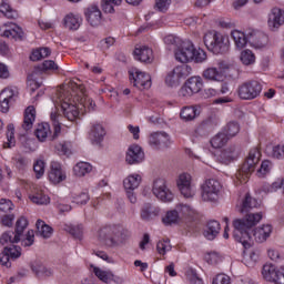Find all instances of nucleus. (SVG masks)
<instances>
[{
	"instance_id": "e2e57ef3",
	"label": "nucleus",
	"mask_w": 284,
	"mask_h": 284,
	"mask_svg": "<svg viewBox=\"0 0 284 284\" xmlns=\"http://www.w3.org/2000/svg\"><path fill=\"white\" fill-rule=\"evenodd\" d=\"M88 201H90V195L88 192H82L73 196L72 203H75L77 205H85Z\"/></svg>"
},
{
	"instance_id": "58836bf2",
	"label": "nucleus",
	"mask_w": 284,
	"mask_h": 284,
	"mask_svg": "<svg viewBox=\"0 0 284 284\" xmlns=\"http://www.w3.org/2000/svg\"><path fill=\"white\" fill-rule=\"evenodd\" d=\"M91 270L93 274H95L97 278L99 281H102V283H112V272L111 271H103L98 266L91 265Z\"/></svg>"
},
{
	"instance_id": "09e8293b",
	"label": "nucleus",
	"mask_w": 284,
	"mask_h": 284,
	"mask_svg": "<svg viewBox=\"0 0 284 284\" xmlns=\"http://www.w3.org/2000/svg\"><path fill=\"white\" fill-rule=\"evenodd\" d=\"M123 0H102V10L106 14H112L114 12V6H121Z\"/></svg>"
},
{
	"instance_id": "052dcab7",
	"label": "nucleus",
	"mask_w": 284,
	"mask_h": 284,
	"mask_svg": "<svg viewBox=\"0 0 284 284\" xmlns=\"http://www.w3.org/2000/svg\"><path fill=\"white\" fill-rule=\"evenodd\" d=\"M250 168H251V172H252V169L255 166V165H258V163H261V151L258 149H253L250 153Z\"/></svg>"
},
{
	"instance_id": "5701e85b",
	"label": "nucleus",
	"mask_w": 284,
	"mask_h": 284,
	"mask_svg": "<svg viewBox=\"0 0 284 284\" xmlns=\"http://www.w3.org/2000/svg\"><path fill=\"white\" fill-rule=\"evenodd\" d=\"M161 214V209L159 206H154L150 203L143 205L141 210V219L142 221H152L156 219Z\"/></svg>"
},
{
	"instance_id": "2eb2a0df",
	"label": "nucleus",
	"mask_w": 284,
	"mask_h": 284,
	"mask_svg": "<svg viewBox=\"0 0 284 284\" xmlns=\"http://www.w3.org/2000/svg\"><path fill=\"white\" fill-rule=\"evenodd\" d=\"M145 159V153H143V149L139 145H131L128 149L125 161L129 165H136L139 163H143Z\"/></svg>"
},
{
	"instance_id": "13d9d810",
	"label": "nucleus",
	"mask_w": 284,
	"mask_h": 284,
	"mask_svg": "<svg viewBox=\"0 0 284 284\" xmlns=\"http://www.w3.org/2000/svg\"><path fill=\"white\" fill-rule=\"evenodd\" d=\"M33 172L37 179H41L45 174V162L43 160H38L33 163Z\"/></svg>"
},
{
	"instance_id": "b1692460",
	"label": "nucleus",
	"mask_w": 284,
	"mask_h": 284,
	"mask_svg": "<svg viewBox=\"0 0 284 284\" xmlns=\"http://www.w3.org/2000/svg\"><path fill=\"white\" fill-rule=\"evenodd\" d=\"M34 121H37V109H34L33 105H30L24 111L22 129H24L26 132L30 131L34 125Z\"/></svg>"
},
{
	"instance_id": "c03bdc74",
	"label": "nucleus",
	"mask_w": 284,
	"mask_h": 284,
	"mask_svg": "<svg viewBox=\"0 0 284 284\" xmlns=\"http://www.w3.org/2000/svg\"><path fill=\"white\" fill-rule=\"evenodd\" d=\"M181 72H170L165 77V85L168 88H179L181 85Z\"/></svg>"
},
{
	"instance_id": "1a4fd4ad",
	"label": "nucleus",
	"mask_w": 284,
	"mask_h": 284,
	"mask_svg": "<svg viewBox=\"0 0 284 284\" xmlns=\"http://www.w3.org/2000/svg\"><path fill=\"white\" fill-rule=\"evenodd\" d=\"M152 192L159 201H162V203H172L174 201V193L168 187V182H165V179H156L153 182V189Z\"/></svg>"
},
{
	"instance_id": "f03ea898",
	"label": "nucleus",
	"mask_w": 284,
	"mask_h": 284,
	"mask_svg": "<svg viewBox=\"0 0 284 284\" xmlns=\"http://www.w3.org/2000/svg\"><path fill=\"white\" fill-rule=\"evenodd\" d=\"M53 103L60 105L63 115L68 121H77V119H79L81 109L74 99V93L69 88V82L67 85H63L55 91V100H53Z\"/></svg>"
},
{
	"instance_id": "de8ad7c7",
	"label": "nucleus",
	"mask_w": 284,
	"mask_h": 284,
	"mask_svg": "<svg viewBox=\"0 0 284 284\" xmlns=\"http://www.w3.org/2000/svg\"><path fill=\"white\" fill-rule=\"evenodd\" d=\"M156 250L161 256H165L168 252H171L172 244H170V239L160 240L156 244Z\"/></svg>"
},
{
	"instance_id": "9d476101",
	"label": "nucleus",
	"mask_w": 284,
	"mask_h": 284,
	"mask_svg": "<svg viewBox=\"0 0 284 284\" xmlns=\"http://www.w3.org/2000/svg\"><path fill=\"white\" fill-rule=\"evenodd\" d=\"M262 275L268 283L284 284V266L277 268L274 264H264Z\"/></svg>"
},
{
	"instance_id": "bb28decb",
	"label": "nucleus",
	"mask_w": 284,
	"mask_h": 284,
	"mask_svg": "<svg viewBox=\"0 0 284 284\" xmlns=\"http://www.w3.org/2000/svg\"><path fill=\"white\" fill-rule=\"evenodd\" d=\"M272 234V225L266 224L262 227H257L253 231V236L256 241V243H265L267 239H270V235Z\"/></svg>"
},
{
	"instance_id": "864d4df0",
	"label": "nucleus",
	"mask_w": 284,
	"mask_h": 284,
	"mask_svg": "<svg viewBox=\"0 0 284 284\" xmlns=\"http://www.w3.org/2000/svg\"><path fill=\"white\" fill-rule=\"evenodd\" d=\"M13 161L17 170L20 172H24V170H28V165H30V160L21 155L16 156Z\"/></svg>"
},
{
	"instance_id": "e433bc0d",
	"label": "nucleus",
	"mask_w": 284,
	"mask_h": 284,
	"mask_svg": "<svg viewBox=\"0 0 284 284\" xmlns=\"http://www.w3.org/2000/svg\"><path fill=\"white\" fill-rule=\"evenodd\" d=\"M19 241H21V237L14 231H7L0 236V243L2 245H14Z\"/></svg>"
},
{
	"instance_id": "72a5a7b5",
	"label": "nucleus",
	"mask_w": 284,
	"mask_h": 284,
	"mask_svg": "<svg viewBox=\"0 0 284 284\" xmlns=\"http://www.w3.org/2000/svg\"><path fill=\"white\" fill-rule=\"evenodd\" d=\"M141 176L139 174H131L123 181L125 191H135L141 185Z\"/></svg>"
},
{
	"instance_id": "ea45409f",
	"label": "nucleus",
	"mask_w": 284,
	"mask_h": 284,
	"mask_svg": "<svg viewBox=\"0 0 284 284\" xmlns=\"http://www.w3.org/2000/svg\"><path fill=\"white\" fill-rule=\"evenodd\" d=\"M36 227L38 230V234L42 236V239H50V236H52V226L45 224L43 220H38Z\"/></svg>"
},
{
	"instance_id": "7ed1b4c3",
	"label": "nucleus",
	"mask_w": 284,
	"mask_h": 284,
	"mask_svg": "<svg viewBox=\"0 0 284 284\" xmlns=\"http://www.w3.org/2000/svg\"><path fill=\"white\" fill-rule=\"evenodd\" d=\"M176 61L180 63H203L207 60V53L201 48H195L194 42L184 40L174 51Z\"/></svg>"
},
{
	"instance_id": "473e14b6",
	"label": "nucleus",
	"mask_w": 284,
	"mask_h": 284,
	"mask_svg": "<svg viewBox=\"0 0 284 284\" xmlns=\"http://www.w3.org/2000/svg\"><path fill=\"white\" fill-rule=\"evenodd\" d=\"M232 72V71H236L239 72L236 65L234 63H231L229 61L222 60L220 62H217V68H207L206 70H204V72Z\"/></svg>"
},
{
	"instance_id": "2f4dec72",
	"label": "nucleus",
	"mask_w": 284,
	"mask_h": 284,
	"mask_svg": "<svg viewBox=\"0 0 284 284\" xmlns=\"http://www.w3.org/2000/svg\"><path fill=\"white\" fill-rule=\"evenodd\" d=\"M204 79L206 81L217 82L221 83L225 81L226 83H230L232 81V77L225 75L223 72H204L203 73Z\"/></svg>"
},
{
	"instance_id": "37998d69",
	"label": "nucleus",
	"mask_w": 284,
	"mask_h": 284,
	"mask_svg": "<svg viewBox=\"0 0 284 284\" xmlns=\"http://www.w3.org/2000/svg\"><path fill=\"white\" fill-rule=\"evenodd\" d=\"M180 116L183 121H194L199 116V111L195 106H184L181 110Z\"/></svg>"
},
{
	"instance_id": "393cba45",
	"label": "nucleus",
	"mask_w": 284,
	"mask_h": 284,
	"mask_svg": "<svg viewBox=\"0 0 284 284\" xmlns=\"http://www.w3.org/2000/svg\"><path fill=\"white\" fill-rule=\"evenodd\" d=\"M219 232H221V223L213 220L206 224V229L204 230L203 234L207 241H214L216 236H219Z\"/></svg>"
},
{
	"instance_id": "4be33fe9",
	"label": "nucleus",
	"mask_w": 284,
	"mask_h": 284,
	"mask_svg": "<svg viewBox=\"0 0 284 284\" xmlns=\"http://www.w3.org/2000/svg\"><path fill=\"white\" fill-rule=\"evenodd\" d=\"M49 180L55 185L57 183H61V181H65V173H63V170H61V164L59 162L51 163Z\"/></svg>"
},
{
	"instance_id": "3c124183",
	"label": "nucleus",
	"mask_w": 284,
	"mask_h": 284,
	"mask_svg": "<svg viewBox=\"0 0 284 284\" xmlns=\"http://www.w3.org/2000/svg\"><path fill=\"white\" fill-rule=\"evenodd\" d=\"M239 132H241V126L236 122H229L224 128V134H226L229 139L236 136Z\"/></svg>"
},
{
	"instance_id": "79ce46f5",
	"label": "nucleus",
	"mask_w": 284,
	"mask_h": 284,
	"mask_svg": "<svg viewBox=\"0 0 284 284\" xmlns=\"http://www.w3.org/2000/svg\"><path fill=\"white\" fill-rule=\"evenodd\" d=\"M227 141H230V138L227 136V134L220 132L215 136L212 138L211 145L215 150H219V149L223 148L227 143Z\"/></svg>"
},
{
	"instance_id": "f3484780",
	"label": "nucleus",
	"mask_w": 284,
	"mask_h": 284,
	"mask_svg": "<svg viewBox=\"0 0 284 284\" xmlns=\"http://www.w3.org/2000/svg\"><path fill=\"white\" fill-rule=\"evenodd\" d=\"M0 34L7 39H14L17 41L18 39H23V29L17 23L4 24L0 29Z\"/></svg>"
},
{
	"instance_id": "680f3d73",
	"label": "nucleus",
	"mask_w": 284,
	"mask_h": 284,
	"mask_svg": "<svg viewBox=\"0 0 284 284\" xmlns=\"http://www.w3.org/2000/svg\"><path fill=\"white\" fill-rule=\"evenodd\" d=\"M55 148L58 152L64 156H70V154H72V144L70 142L59 143Z\"/></svg>"
},
{
	"instance_id": "6ab92c4d",
	"label": "nucleus",
	"mask_w": 284,
	"mask_h": 284,
	"mask_svg": "<svg viewBox=\"0 0 284 284\" xmlns=\"http://www.w3.org/2000/svg\"><path fill=\"white\" fill-rule=\"evenodd\" d=\"M41 72H32L29 73L27 77V88L30 92V94H34L39 88L43 84V80L41 78Z\"/></svg>"
},
{
	"instance_id": "c9c22d12",
	"label": "nucleus",
	"mask_w": 284,
	"mask_h": 284,
	"mask_svg": "<svg viewBox=\"0 0 284 284\" xmlns=\"http://www.w3.org/2000/svg\"><path fill=\"white\" fill-rule=\"evenodd\" d=\"M29 199L32 203H36V205H48V203H50V197L39 189L30 194Z\"/></svg>"
},
{
	"instance_id": "9b49d317",
	"label": "nucleus",
	"mask_w": 284,
	"mask_h": 284,
	"mask_svg": "<svg viewBox=\"0 0 284 284\" xmlns=\"http://www.w3.org/2000/svg\"><path fill=\"white\" fill-rule=\"evenodd\" d=\"M203 90V79L201 77H191L186 80L179 91L180 97H193Z\"/></svg>"
},
{
	"instance_id": "0e129e2a",
	"label": "nucleus",
	"mask_w": 284,
	"mask_h": 284,
	"mask_svg": "<svg viewBox=\"0 0 284 284\" xmlns=\"http://www.w3.org/2000/svg\"><path fill=\"white\" fill-rule=\"evenodd\" d=\"M212 284H232L229 275L220 273L213 277Z\"/></svg>"
},
{
	"instance_id": "a18cd8bd",
	"label": "nucleus",
	"mask_w": 284,
	"mask_h": 284,
	"mask_svg": "<svg viewBox=\"0 0 284 284\" xmlns=\"http://www.w3.org/2000/svg\"><path fill=\"white\" fill-rule=\"evenodd\" d=\"M272 171V162L268 160H264L261 163V166L256 170V176L257 179H265L267 174Z\"/></svg>"
},
{
	"instance_id": "4c0bfd02",
	"label": "nucleus",
	"mask_w": 284,
	"mask_h": 284,
	"mask_svg": "<svg viewBox=\"0 0 284 284\" xmlns=\"http://www.w3.org/2000/svg\"><path fill=\"white\" fill-rule=\"evenodd\" d=\"M92 172V164L88 162H78L73 166V174L75 176H85V174H90Z\"/></svg>"
},
{
	"instance_id": "774afa93",
	"label": "nucleus",
	"mask_w": 284,
	"mask_h": 284,
	"mask_svg": "<svg viewBox=\"0 0 284 284\" xmlns=\"http://www.w3.org/2000/svg\"><path fill=\"white\" fill-rule=\"evenodd\" d=\"M273 158L274 159H284V144L276 145L273 148Z\"/></svg>"
},
{
	"instance_id": "338daca9",
	"label": "nucleus",
	"mask_w": 284,
	"mask_h": 284,
	"mask_svg": "<svg viewBox=\"0 0 284 284\" xmlns=\"http://www.w3.org/2000/svg\"><path fill=\"white\" fill-rule=\"evenodd\" d=\"M21 243L23 247H31V245H34V231H28L26 234V239L22 240Z\"/></svg>"
},
{
	"instance_id": "69168bd1",
	"label": "nucleus",
	"mask_w": 284,
	"mask_h": 284,
	"mask_svg": "<svg viewBox=\"0 0 284 284\" xmlns=\"http://www.w3.org/2000/svg\"><path fill=\"white\" fill-rule=\"evenodd\" d=\"M172 4V0H156L155 8L159 12H168L170 6Z\"/></svg>"
},
{
	"instance_id": "a211bd4d",
	"label": "nucleus",
	"mask_w": 284,
	"mask_h": 284,
	"mask_svg": "<svg viewBox=\"0 0 284 284\" xmlns=\"http://www.w3.org/2000/svg\"><path fill=\"white\" fill-rule=\"evenodd\" d=\"M85 19L92 28L101 24L102 13L98 6H91L84 11Z\"/></svg>"
},
{
	"instance_id": "423d86ee",
	"label": "nucleus",
	"mask_w": 284,
	"mask_h": 284,
	"mask_svg": "<svg viewBox=\"0 0 284 284\" xmlns=\"http://www.w3.org/2000/svg\"><path fill=\"white\" fill-rule=\"evenodd\" d=\"M204 45L213 54H227L230 52V39L219 31H209L203 38Z\"/></svg>"
},
{
	"instance_id": "aec40b11",
	"label": "nucleus",
	"mask_w": 284,
	"mask_h": 284,
	"mask_svg": "<svg viewBox=\"0 0 284 284\" xmlns=\"http://www.w3.org/2000/svg\"><path fill=\"white\" fill-rule=\"evenodd\" d=\"M14 100V91L7 88L0 93V112H8L10 110V102Z\"/></svg>"
},
{
	"instance_id": "8fccbe9b",
	"label": "nucleus",
	"mask_w": 284,
	"mask_h": 284,
	"mask_svg": "<svg viewBox=\"0 0 284 284\" xmlns=\"http://www.w3.org/2000/svg\"><path fill=\"white\" fill-rule=\"evenodd\" d=\"M164 225H174L179 223V211L172 210L166 212L165 216L162 219Z\"/></svg>"
},
{
	"instance_id": "4d7b16f0",
	"label": "nucleus",
	"mask_w": 284,
	"mask_h": 284,
	"mask_svg": "<svg viewBox=\"0 0 284 284\" xmlns=\"http://www.w3.org/2000/svg\"><path fill=\"white\" fill-rule=\"evenodd\" d=\"M26 227H28V219L22 216L16 222L14 233L21 239V236H23V232H26Z\"/></svg>"
},
{
	"instance_id": "f704fd0d",
	"label": "nucleus",
	"mask_w": 284,
	"mask_h": 284,
	"mask_svg": "<svg viewBox=\"0 0 284 284\" xmlns=\"http://www.w3.org/2000/svg\"><path fill=\"white\" fill-rule=\"evenodd\" d=\"M231 38L233 39L237 50H243L247 45V36L243 31L234 30L231 32Z\"/></svg>"
},
{
	"instance_id": "39448f33",
	"label": "nucleus",
	"mask_w": 284,
	"mask_h": 284,
	"mask_svg": "<svg viewBox=\"0 0 284 284\" xmlns=\"http://www.w3.org/2000/svg\"><path fill=\"white\" fill-rule=\"evenodd\" d=\"M69 90L73 92L75 103L78 102V106L80 108L81 114H85V112H92L97 108V103L94 100L88 98L85 93V85L81 83V80H70L69 81Z\"/></svg>"
},
{
	"instance_id": "412c9836",
	"label": "nucleus",
	"mask_w": 284,
	"mask_h": 284,
	"mask_svg": "<svg viewBox=\"0 0 284 284\" xmlns=\"http://www.w3.org/2000/svg\"><path fill=\"white\" fill-rule=\"evenodd\" d=\"M105 136V129L101 124H92L89 139L93 145H100Z\"/></svg>"
},
{
	"instance_id": "603ef678",
	"label": "nucleus",
	"mask_w": 284,
	"mask_h": 284,
	"mask_svg": "<svg viewBox=\"0 0 284 284\" xmlns=\"http://www.w3.org/2000/svg\"><path fill=\"white\" fill-rule=\"evenodd\" d=\"M14 143H17V140L14 139V124H8L4 148H14Z\"/></svg>"
},
{
	"instance_id": "7c9ffc66",
	"label": "nucleus",
	"mask_w": 284,
	"mask_h": 284,
	"mask_svg": "<svg viewBox=\"0 0 284 284\" xmlns=\"http://www.w3.org/2000/svg\"><path fill=\"white\" fill-rule=\"evenodd\" d=\"M31 270L38 278H48V276H52V270L45 267L41 262H33L31 264Z\"/></svg>"
},
{
	"instance_id": "6e6552de",
	"label": "nucleus",
	"mask_w": 284,
	"mask_h": 284,
	"mask_svg": "<svg viewBox=\"0 0 284 284\" xmlns=\"http://www.w3.org/2000/svg\"><path fill=\"white\" fill-rule=\"evenodd\" d=\"M221 182L214 179L206 180L202 186V200L206 202L219 201V194H221Z\"/></svg>"
},
{
	"instance_id": "c756f323",
	"label": "nucleus",
	"mask_w": 284,
	"mask_h": 284,
	"mask_svg": "<svg viewBox=\"0 0 284 284\" xmlns=\"http://www.w3.org/2000/svg\"><path fill=\"white\" fill-rule=\"evenodd\" d=\"M63 21L68 30H79L82 19L79 14L69 13L64 17Z\"/></svg>"
},
{
	"instance_id": "5fc2aeb1",
	"label": "nucleus",
	"mask_w": 284,
	"mask_h": 284,
	"mask_svg": "<svg viewBox=\"0 0 284 284\" xmlns=\"http://www.w3.org/2000/svg\"><path fill=\"white\" fill-rule=\"evenodd\" d=\"M67 232H69V234H72L79 241H81V239H83V225L82 224L69 225V226H67Z\"/></svg>"
},
{
	"instance_id": "f8f14e48",
	"label": "nucleus",
	"mask_w": 284,
	"mask_h": 284,
	"mask_svg": "<svg viewBox=\"0 0 284 284\" xmlns=\"http://www.w3.org/2000/svg\"><path fill=\"white\" fill-rule=\"evenodd\" d=\"M176 185L184 199H192L196 194V189L192 184V175L190 173L180 174Z\"/></svg>"
},
{
	"instance_id": "f257e3e1",
	"label": "nucleus",
	"mask_w": 284,
	"mask_h": 284,
	"mask_svg": "<svg viewBox=\"0 0 284 284\" xmlns=\"http://www.w3.org/2000/svg\"><path fill=\"white\" fill-rule=\"evenodd\" d=\"M237 212L241 214V217L234 219L232 222L233 237L243 246L244 257L242 262L247 265L245 254H247V250H250V192L245 194L244 200L237 207Z\"/></svg>"
},
{
	"instance_id": "49530a36",
	"label": "nucleus",
	"mask_w": 284,
	"mask_h": 284,
	"mask_svg": "<svg viewBox=\"0 0 284 284\" xmlns=\"http://www.w3.org/2000/svg\"><path fill=\"white\" fill-rule=\"evenodd\" d=\"M3 251L9 255L11 261H17V258H21V246L11 244L9 246H4Z\"/></svg>"
},
{
	"instance_id": "4468645a",
	"label": "nucleus",
	"mask_w": 284,
	"mask_h": 284,
	"mask_svg": "<svg viewBox=\"0 0 284 284\" xmlns=\"http://www.w3.org/2000/svg\"><path fill=\"white\" fill-rule=\"evenodd\" d=\"M284 24V11L280 8H273L268 13L267 26L270 30L275 32L281 26Z\"/></svg>"
},
{
	"instance_id": "0eeeda50",
	"label": "nucleus",
	"mask_w": 284,
	"mask_h": 284,
	"mask_svg": "<svg viewBox=\"0 0 284 284\" xmlns=\"http://www.w3.org/2000/svg\"><path fill=\"white\" fill-rule=\"evenodd\" d=\"M50 119L53 125V135L50 136V134H52V131H50L49 123H41L36 129L34 134L38 141H40L41 143H44V141H47L48 139H50V141H54V139H57V136L61 134V120L63 119V116L59 114L55 109L51 112Z\"/></svg>"
},
{
	"instance_id": "dca6fc26",
	"label": "nucleus",
	"mask_w": 284,
	"mask_h": 284,
	"mask_svg": "<svg viewBox=\"0 0 284 284\" xmlns=\"http://www.w3.org/2000/svg\"><path fill=\"white\" fill-rule=\"evenodd\" d=\"M133 54L134 59L141 61V63H152L154 61V52L148 45L135 47Z\"/></svg>"
},
{
	"instance_id": "c85d7f7f",
	"label": "nucleus",
	"mask_w": 284,
	"mask_h": 284,
	"mask_svg": "<svg viewBox=\"0 0 284 284\" xmlns=\"http://www.w3.org/2000/svg\"><path fill=\"white\" fill-rule=\"evenodd\" d=\"M251 48H255L256 50H261V48H265V41L267 38L261 31L251 30Z\"/></svg>"
},
{
	"instance_id": "a19ab883",
	"label": "nucleus",
	"mask_w": 284,
	"mask_h": 284,
	"mask_svg": "<svg viewBox=\"0 0 284 284\" xmlns=\"http://www.w3.org/2000/svg\"><path fill=\"white\" fill-rule=\"evenodd\" d=\"M0 12L7 17V19H17L19 14L17 11L12 10L8 0H0Z\"/></svg>"
},
{
	"instance_id": "6e6d98bb",
	"label": "nucleus",
	"mask_w": 284,
	"mask_h": 284,
	"mask_svg": "<svg viewBox=\"0 0 284 284\" xmlns=\"http://www.w3.org/2000/svg\"><path fill=\"white\" fill-rule=\"evenodd\" d=\"M250 88V99H256L263 91V85L256 80L251 81Z\"/></svg>"
},
{
	"instance_id": "20e7f679",
	"label": "nucleus",
	"mask_w": 284,
	"mask_h": 284,
	"mask_svg": "<svg viewBox=\"0 0 284 284\" xmlns=\"http://www.w3.org/2000/svg\"><path fill=\"white\" fill-rule=\"evenodd\" d=\"M98 239L106 247H119V245H123L130 239V232L119 226H103L98 231Z\"/></svg>"
},
{
	"instance_id": "bf43d9fd",
	"label": "nucleus",
	"mask_w": 284,
	"mask_h": 284,
	"mask_svg": "<svg viewBox=\"0 0 284 284\" xmlns=\"http://www.w3.org/2000/svg\"><path fill=\"white\" fill-rule=\"evenodd\" d=\"M237 94L244 101L250 100V82L242 83L237 89Z\"/></svg>"
},
{
	"instance_id": "a878e982",
	"label": "nucleus",
	"mask_w": 284,
	"mask_h": 284,
	"mask_svg": "<svg viewBox=\"0 0 284 284\" xmlns=\"http://www.w3.org/2000/svg\"><path fill=\"white\" fill-rule=\"evenodd\" d=\"M239 159V148L236 146H229L220 154V160L224 165H229L232 161H236Z\"/></svg>"
},
{
	"instance_id": "ddd939ff",
	"label": "nucleus",
	"mask_w": 284,
	"mask_h": 284,
	"mask_svg": "<svg viewBox=\"0 0 284 284\" xmlns=\"http://www.w3.org/2000/svg\"><path fill=\"white\" fill-rule=\"evenodd\" d=\"M129 79L139 90H149V88H152V77L148 72H131Z\"/></svg>"
},
{
	"instance_id": "cd10ccee",
	"label": "nucleus",
	"mask_w": 284,
	"mask_h": 284,
	"mask_svg": "<svg viewBox=\"0 0 284 284\" xmlns=\"http://www.w3.org/2000/svg\"><path fill=\"white\" fill-rule=\"evenodd\" d=\"M250 181V161H246L240 168L236 174V185H245Z\"/></svg>"
}]
</instances>
